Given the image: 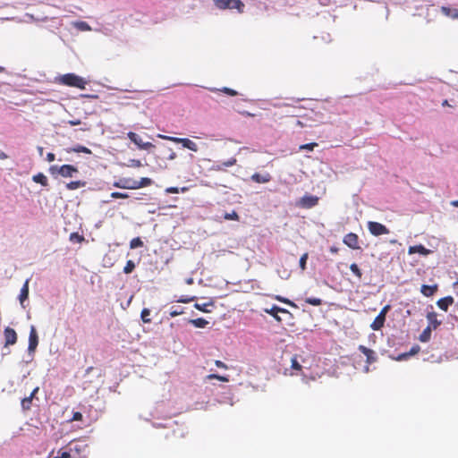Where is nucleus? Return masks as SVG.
<instances>
[{"label":"nucleus","instance_id":"obj_1","mask_svg":"<svg viewBox=\"0 0 458 458\" xmlns=\"http://www.w3.org/2000/svg\"><path fill=\"white\" fill-rule=\"evenodd\" d=\"M152 184V180L148 177H143L140 181L131 178H120L114 182V186L120 189L137 190L143 187H148Z\"/></svg>","mask_w":458,"mask_h":458},{"label":"nucleus","instance_id":"obj_2","mask_svg":"<svg viewBox=\"0 0 458 458\" xmlns=\"http://www.w3.org/2000/svg\"><path fill=\"white\" fill-rule=\"evenodd\" d=\"M55 81L58 84L68 86V87H72V88H77L80 89H84L88 83L84 78H82L75 73H66V74L60 75L59 77H57L55 79Z\"/></svg>","mask_w":458,"mask_h":458},{"label":"nucleus","instance_id":"obj_3","mask_svg":"<svg viewBox=\"0 0 458 458\" xmlns=\"http://www.w3.org/2000/svg\"><path fill=\"white\" fill-rule=\"evenodd\" d=\"M49 171L52 175L58 174L64 178L72 177L79 172L78 168L72 165H63L61 166L52 165Z\"/></svg>","mask_w":458,"mask_h":458},{"label":"nucleus","instance_id":"obj_4","mask_svg":"<svg viewBox=\"0 0 458 458\" xmlns=\"http://www.w3.org/2000/svg\"><path fill=\"white\" fill-rule=\"evenodd\" d=\"M218 9H236L240 13H243L244 4L241 0H215Z\"/></svg>","mask_w":458,"mask_h":458},{"label":"nucleus","instance_id":"obj_5","mask_svg":"<svg viewBox=\"0 0 458 458\" xmlns=\"http://www.w3.org/2000/svg\"><path fill=\"white\" fill-rule=\"evenodd\" d=\"M367 226L369 233L374 236H380L389 233V229L378 222L369 221Z\"/></svg>","mask_w":458,"mask_h":458},{"label":"nucleus","instance_id":"obj_6","mask_svg":"<svg viewBox=\"0 0 458 458\" xmlns=\"http://www.w3.org/2000/svg\"><path fill=\"white\" fill-rule=\"evenodd\" d=\"M389 310H390V305H386L380 310L379 314L375 318L374 321L370 325V327L374 331L380 330L384 327V324H385V321H386V314H387Z\"/></svg>","mask_w":458,"mask_h":458},{"label":"nucleus","instance_id":"obj_7","mask_svg":"<svg viewBox=\"0 0 458 458\" xmlns=\"http://www.w3.org/2000/svg\"><path fill=\"white\" fill-rule=\"evenodd\" d=\"M127 137L140 149L148 150L154 148V145L151 142H143L142 139L133 131H129L127 133Z\"/></svg>","mask_w":458,"mask_h":458},{"label":"nucleus","instance_id":"obj_8","mask_svg":"<svg viewBox=\"0 0 458 458\" xmlns=\"http://www.w3.org/2000/svg\"><path fill=\"white\" fill-rule=\"evenodd\" d=\"M80 452V447L75 445L74 447L67 446L61 448L57 451L56 455L53 456V458H75V454H78Z\"/></svg>","mask_w":458,"mask_h":458},{"label":"nucleus","instance_id":"obj_9","mask_svg":"<svg viewBox=\"0 0 458 458\" xmlns=\"http://www.w3.org/2000/svg\"><path fill=\"white\" fill-rule=\"evenodd\" d=\"M343 242L345 245L352 250H360L359 236L354 233H349L344 235Z\"/></svg>","mask_w":458,"mask_h":458},{"label":"nucleus","instance_id":"obj_10","mask_svg":"<svg viewBox=\"0 0 458 458\" xmlns=\"http://www.w3.org/2000/svg\"><path fill=\"white\" fill-rule=\"evenodd\" d=\"M38 344V336L36 330V327L34 326L30 327V335H29V346L28 351L30 353L34 352L37 349V346Z\"/></svg>","mask_w":458,"mask_h":458},{"label":"nucleus","instance_id":"obj_11","mask_svg":"<svg viewBox=\"0 0 458 458\" xmlns=\"http://www.w3.org/2000/svg\"><path fill=\"white\" fill-rule=\"evenodd\" d=\"M4 346L13 345L16 344L18 336L14 329L7 327L4 330Z\"/></svg>","mask_w":458,"mask_h":458},{"label":"nucleus","instance_id":"obj_12","mask_svg":"<svg viewBox=\"0 0 458 458\" xmlns=\"http://www.w3.org/2000/svg\"><path fill=\"white\" fill-rule=\"evenodd\" d=\"M318 203V198L317 196L312 195H305L300 200L301 206L305 208H311L315 207Z\"/></svg>","mask_w":458,"mask_h":458},{"label":"nucleus","instance_id":"obj_13","mask_svg":"<svg viewBox=\"0 0 458 458\" xmlns=\"http://www.w3.org/2000/svg\"><path fill=\"white\" fill-rule=\"evenodd\" d=\"M264 311L271 315L278 322L282 321L281 318L278 316V313L290 314V312L287 310L280 308L276 305H273L270 309H265Z\"/></svg>","mask_w":458,"mask_h":458},{"label":"nucleus","instance_id":"obj_14","mask_svg":"<svg viewBox=\"0 0 458 458\" xmlns=\"http://www.w3.org/2000/svg\"><path fill=\"white\" fill-rule=\"evenodd\" d=\"M358 349L366 356L367 363L371 364L377 360L376 353L373 350L364 345H360Z\"/></svg>","mask_w":458,"mask_h":458},{"label":"nucleus","instance_id":"obj_15","mask_svg":"<svg viewBox=\"0 0 458 458\" xmlns=\"http://www.w3.org/2000/svg\"><path fill=\"white\" fill-rule=\"evenodd\" d=\"M250 179L257 183H267L271 181L272 177L268 173L263 174L255 173L251 175Z\"/></svg>","mask_w":458,"mask_h":458},{"label":"nucleus","instance_id":"obj_16","mask_svg":"<svg viewBox=\"0 0 458 458\" xmlns=\"http://www.w3.org/2000/svg\"><path fill=\"white\" fill-rule=\"evenodd\" d=\"M427 319L428 321V327H431L432 330L437 329L442 323L440 320L437 319V314L434 311L428 313Z\"/></svg>","mask_w":458,"mask_h":458},{"label":"nucleus","instance_id":"obj_17","mask_svg":"<svg viewBox=\"0 0 458 458\" xmlns=\"http://www.w3.org/2000/svg\"><path fill=\"white\" fill-rule=\"evenodd\" d=\"M430 252H431L430 250L425 248L421 244L414 245V246H410L409 249H408V253L409 254L420 253V254H421L423 256H427Z\"/></svg>","mask_w":458,"mask_h":458},{"label":"nucleus","instance_id":"obj_18","mask_svg":"<svg viewBox=\"0 0 458 458\" xmlns=\"http://www.w3.org/2000/svg\"><path fill=\"white\" fill-rule=\"evenodd\" d=\"M454 303V298L452 296H446L437 301V304L438 308L444 311H447L449 306Z\"/></svg>","mask_w":458,"mask_h":458},{"label":"nucleus","instance_id":"obj_19","mask_svg":"<svg viewBox=\"0 0 458 458\" xmlns=\"http://www.w3.org/2000/svg\"><path fill=\"white\" fill-rule=\"evenodd\" d=\"M437 290V285H427V284H423L420 288V293L427 296V297H429V296H432Z\"/></svg>","mask_w":458,"mask_h":458},{"label":"nucleus","instance_id":"obj_20","mask_svg":"<svg viewBox=\"0 0 458 458\" xmlns=\"http://www.w3.org/2000/svg\"><path fill=\"white\" fill-rule=\"evenodd\" d=\"M183 148H188L191 151L197 152L199 150L198 145L190 139L183 138L182 141Z\"/></svg>","mask_w":458,"mask_h":458},{"label":"nucleus","instance_id":"obj_21","mask_svg":"<svg viewBox=\"0 0 458 458\" xmlns=\"http://www.w3.org/2000/svg\"><path fill=\"white\" fill-rule=\"evenodd\" d=\"M29 297V280H26L23 286L21 289V293L19 295V300L21 303H23L25 300H27Z\"/></svg>","mask_w":458,"mask_h":458},{"label":"nucleus","instance_id":"obj_22","mask_svg":"<svg viewBox=\"0 0 458 458\" xmlns=\"http://www.w3.org/2000/svg\"><path fill=\"white\" fill-rule=\"evenodd\" d=\"M291 368H292V369L296 371L295 373H292V375H298V372L301 371L302 366L299 362L297 355H294L293 357H292V359H291Z\"/></svg>","mask_w":458,"mask_h":458},{"label":"nucleus","instance_id":"obj_23","mask_svg":"<svg viewBox=\"0 0 458 458\" xmlns=\"http://www.w3.org/2000/svg\"><path fill=\"white\" fill-rule=\"evenodd\" d=\"M189 323L193 325L195 327L204 328L208 324V321L206 320L205 318H199L190 319Z\"/></svg>","mask_w":458,"mask_h":458},{"label":"nucleus","instance_id":"obj_24","mask_svg":"<svg viewBox=\"0 0 458 458\" xmlns=\"http://www.w3.org/2000/svg\"><path fill=\"white\" fill-rule=\"evenodd\" d=\"M32 180L37 183H40L42 186H47L48 184L47 176L42 173L33 175Z\"/></svg>","mask_w":458,"mask_h":458},{"label":"nucleus","instance_id":"obj_25","mask_svg":"<svg viewBox=\"0 0 458 458\" xmlns=\"http://www.w3.org/2000/svg\"><path fill=\"white\" fill-rule=\"evenodd\" d=\"M431 332H432L431 327H427L422 331V333L420 335V337H419L420 341L422 343H426V342L429 341V339L431 337Z\"/></svg>","mask_w":458,"mask_h":458},{"label":"nucleus","instance_id":"obj_26","mask_svg":"<svg viewBox=\"0 0 458 458\" xmlns=\"http://www.w3.org/2000/svg\"><path fill=\"white\" fill-rule=\"evenodd\" d=\"M86 185V182L84 181H73L70 182L66 184V188L70 191L77 190L79 188L84 187Z\"/></svg>","mask_w":458,"mask_h":458},{"label":"nucleus","instance_id":"obj_27","mask_svg":"<svg viewBox=\"0 0 458 458\" xmlns=\"http://www.w3.org/2000/svg\"><path fill=\"white\" fill-rule=\"evenodd\" d=\"M441 12L446 15V16H450L454 19H456L458 18V10L457 9H450L449 7H446V6H442L441 7Z\"/></svg>","mask_w":458,"mask_h":458},{"label":"nucleus","instance_id":"obj_28","mask_svg":"<svg viewBox=\"0 0 458 458\" xmlns=\"http://www.w3.org/2000/svg\"><path fill=\"white\" fill-rule=\"evenodd\" d=\"M32 396L24 397L21 400V405L23 411H29L31 408Z\"/></svg>","mask_w":458,"mask_h":458},{"label":"nucleus","instance_id":"obj_29","mask_svg":"<svg viewBox=\"0 0 458 458\" xmlns=\"http://www.w3.org/2000/svg\"><path fill=\"white\" fill-rule=\"evenodd\" d=\"M210 90L213 92L221 91V92H224V93H225L229 96H233V97L236 96L238 94L237 91H235L233 89L227 88V87H224L222 89H211Z\"/></svg>","mask_w":458,"mask_h":458},{"label":"nucleus","instance_id":"obj_30","mask_svg":"<svg viewBox=\"0 0 458 458\" xmlns=\"http://www.w3.org/2000/svg\"><path fill=\"white\" fill-rule=\"evenodd\" d=\"M210 90L213 92L221 91V92H224V93H225L229 96H233V97L236 96L238 94L237 91H235L233 89L227 88V87H224L222 89H211Z\"/></svg>","mask_w":458,"mask_h":458},{"label":"nucleus","instance_id":"obj_31","mask_svg":"<svg viewBox=\"0 0 458 458\" xmlns=\"http://www.w3.org/2000/svg\"><path fill=\"white\" fill-rule=\"evenodd\" d=\"M213 305H214V303L211 301L208 303H195L194 307L202 312H209L210 310H208V306H213Z\"/></svg>","mask_w":458,"mask_h":458},{"label":"nucleus","instance_id":"obj_32","mask_svg":"<svg viewBox=\"0 0 458 458\" xmlns=\"http://www.w3.org/2000/svg\"><path fill=\"white\" fill-rule=\"evenodd\" d=\"M143 246V242L140 237L133 238L130 242V248L131 249H136Z\"/></svg>","mask_w":458,"mask_h":458},{"label":"nucleus","instance_id":"obj_33","mask_svg":"<svg viewBox=\"0 0 458 458\" xmlns=\"http://www.w3.org/2000/svg\"><path fill=\"white\" fill-rule=\"evenodd\" d=\"M350 269L358 277V279H361L362 272L357 264H355V263L351 264Z\"/></svg>","mask_w":458,"mask_h":458},{"label":"nucleus","instance_id":"obj_34","mask_svg":"<svg viewBox=\"0 0 458 458\" xmlns=\"http://www.w3.org/2000/svg\"><path fill=\"white\" fill-rule=\"evenodd\" d=\"M149 315H150V310L148 309L144 308L141 310L140 318H141V319H142V321L144 323H150L151 322L150 318H148Z\"/></svg>","mask_w":458,"mask_h":458},{"label":"nucleus","instance_id":"obj_35","mask_svg":"<svg viewBox=\"0 0 458 458\" xmlns=\"http://www.w3.org/2000/svg\"><path fill=\"white\" fill-rule=\"evenodd\" d=\"M207 379H217L222 382H228L229 378L226 376H220L218 374H209L206 377Z\"/></svg>","mask_w":458,"mask_h":458},{"label":"nucleus","instance_id":"obj_36","mask_svg":"<svg viewBox=\"0 0 458 458\" xmlns=\"http://www.w3.org/2000/svg\"><path fill=\"white\" fill-rule=\"evenodd\" d=\"M135 269V263L132 260H128L123 267L125 274H131Z\"/></svg>","mask_w":458,"mask_h":458},{"label":"nucleus","instance_id":"obj_37","mask_svg":"<svg viewBox=\"0 0 458 458\" xmlns=\"http://www.w3.org/2000/svg\"><path fill=\"white\" fill-rule=\"evenodd\" d=\"M72 151L76 152V153H85V154H91V150L85 147V146H81V145H78L76 147H74L72 148Z\"/></svg>","mask_w":458,"mask_h":458},{"label":"nucleus","instance_id":"obj_38","mask_svg":"<svg viewBox=\"0 0 458 458\" xmlns=\"http://www.w3.org/2000/svg\"><path fill=\"white\" fill-rule=\"evenodd\" d=\"M158 138L166 140H170V141H173L175 143H180V144H182V141L183 139V138H177V137H173V136H165V135H162V134H159Z\"/></svg>","mask_w":458,"mask_h":458},{"label":"nucleus","instance_id":"obj_39","mask_svg":"<svg viewBox=\"0 0 458 458\" xmlns=\"http://www.w3.org/2000/svg\"><path fill=\"white\" fill-rule=\"evenodd\" d=\"M318 146V143L316 142H311V143H307V144H303V145H301L299 147V149L300 150H309V151H312L315 147Z\"/></svg>","mask_w":458,"mask_h":458},{"label":"nucleus","instance_id":"obj_40","mask_svg":"<svg viewBox=\"0 0 458 458\" xmlns=\"http://www.w3.org/2000/svg\"><path fill=\"white\" fill-rule=\"evenodd\" d=\"M309 258V254L307 252H305L304 254L301 255V259H300V267L302 271H304L306 269V263H307V259Z\"/></svg>","mask_w":458,"mask_h":458},{"label":"nucleus","instance_id":"obj_41","mask_svg":"<svg viewBox=\"0 0 458 458\" xmlns=\"http://www.w3.org/2000/svg\"><path fill=\"white\" fill-rule=\"evenodd\" d=\"M70 241L82 242L84 241V237L78 233H72L70 234Z\"/></svg>","mask_w":458,"mask_h":458},{"label":"nucleus","instance_id":"obj_42","mask_svg":"<svg viewBox=\"0 0 458 458\" xmlns=\"http://www.w3.org/2000/svg\"><path fill=\"white\" fill-rule=\"evenodd\" d=\"M188 190L187 187H182L181 189L177 188V187H169L165 190V191L167 193H179L180 191L181 192H185L186 191Z\"/></svg>","mask_w":458,"mask_h":458},{"label":"nucleus","instance_id":"obj_43","mask_svg":"<svg viewBox=\"0 0 458 458\" xmlns=\"http://www.w3.org/2000/svg\"><path fill=\"white\" fill-rule=\"evenodd\" d=\"M224 217L226 220H235V221H238L240 218L239 215L235 211H232L231 213H226L224 216Z\"/></svg>","mask_w":458,"mask_h":458},{"label":"nucleus","instance_id":"obj_44","mask_svg":"<svg viewBox=\"0 0 458 458\" xmlns=\"http://www.w3.org/2000/svg\"><path fill=\"white\" fill-rule=\"evenodd\" d=\"M275 299L277 300L280 302L285 303V304L290 305L292 307H296V305L292 301H290L287 298L282 297L280 295H276L275 297Z\"/></svg>","mask_w":458,"mask_h":458},{"label":"nucleus","instance_id":"obj_45","mask_svg":"<svg viewBox=\"0 0 458 458\" xmlns=\"http://www.w3.org/2000/svg\"><path fill=\"white\" fill-rule=\"evenodd\" d=\"M111 198H113V199H128L129 194L123 193V192H119V191H114L111 193Z\"/></svg>","mask_w":458,"mask_h":458},{"label":"nucleus","instance_id":"obj_46","mask_svg":"<svg viewBox=\"0 0 458 458\" xmlns=\"http://www.w3.org/2000/svg\"><path fill=\"white\" fill-rule=\"evenodd\" d=\"M306 302L313 306H319L321 305L322 301L318 298H307Z\"/></svg>","mask_w":458,"mask_h":458},{"label":"nucleus","instance_id":"obj_47","mask_svg":"<svg viewBox=\"0 0 458 458\" xmlns=\"http://www.w3.org/2000/svg\"><path fill=\"white\" fill-rule=\"evenodd\" d=\"M83 420V415L80 411H75L72 414L70 421H81Z\"/></svg>","mask_w":458,"mask_h":458},{"label":"nucleus","instance_id":"obj_48","mask_svg":"<svg viewBox=\"0 0 458 458\" xmlns=\"http://www.w3.org/2000/svg\"><path fill=\"white\" fill-rule=\"evenodd\" d=\"M222 163L224 165V167L226 168V167H230V166L236 165L237 159L235 157H232V158L228 159L227 161H225Z\"/></svg>","mask_w":458,"mask_h":458},{"label":"nucleus","instance_id":"obj_49","mask_svg":"<svg viewBox=\"0 0 458 458\" xmlns=\"http://www.w3.org/2000/svg\"><path fill=\"white\" fill-rule=\"evenodd\" d=\"M183 313V309H174L172 308L170 311V317L174 318L176 316L182 315Z\"/></svg>","mask_w":458,"mask_h":458},{"label":"nucleus","instance_id":"obj_50","mask_svg":"<svg viewBox=\"0 0 458 458\" xmlns=\"http://www.w3.org/2000/svg\"><path fill=\"white\" fill-rule=\"evenodd\" d=\"M165 150H166V154H167V156H166L167 159L173 160L176 157V153L173 150V148H166Z\"/></svg>","mask_w":458,"mask_h":458},{"label":"nucleus","instance_id":"obj_51","mask_svg":"<svg viewBox=\"0 0 458 458\" xmlns=\"http://www.w3.org/2000/svg\"><path fill=\"white\" fill-rule=\"evenodd\" d=\"M77 26L79 29H81L82 30H90L89 25L85 21L79 22Z\"/></svg>","mask_w":458,"mask_h":458},{"label":"nucleus","instance_id":"obj_52","mask_svg":"<svg viewBox=\"0 0 458 458\" xmlns=\"http://www.w3.org/2000/svg\"><path fill=\"white\" fill-rule=\"evenodd\" d=\"M215 365H216V367H218V368H221V369H228L227 365H226L225 362H223V361H221V360H216L215 361Z\"/></svg>","mask_w":458,"mask_h":458},{"label":"nucleus","instance_id":"obj_53","mask_svg":"<svg viewBox=\"0 0 458 458\" xmlns=\"http://www.w3.org/2000/svg\"><path fill=\"white\" fill-rule=\"evenodd\" d=\"M215 171H224L225 168L224 167L223 163L216 164L212 167Z\"/></svg>","mask_w":458,"mask_h":458},{"label":"nucleus","instance_id":"obj_54","mask_svg":"<svg viewBox=\"0 0 458 458\" xmlns=\"http://www.w3.org/2000/svg\"><path fill=\"white\" fill-rule=\"evenodd\" d=\"M195 299V297H190V298H180L177 301L182 302V303H188L192 301Z\"/></svg>","mask_w":458,"mask_h":458},{"label":"nucleus","instance_id":"obj_55","mask_svg":"<svg viewBox=\"0 0 458 458\" xmlns=\"http://www.w3.org/2000/svg\"><path fill=\"white\" fill-rule=\"evenodd\" d=\"M55 159V155L54 153H47V160L48 162H53Z\"/></svg>","mask_w":458,"mask_h":458},{"label":"nucleus","instance_id":"obj_56","mask_svg":"<svg viewBox=\"0 0 458 458\" xmlns=\"http://www.w3.org/2000/svg\"><path fill=\"white\" fill-rule=\"evenodd\" d=\"M131 165H133L135 167H140V166H141V162L140 160L132 159Z\"/></svg>","mask_w":458,"mask_h":458},{"label":"nucleus","instance_id":"obj_57","mask_svg":"<svg viewBox=\"0 0 458 458\" xmlns=\"http://www.w3.org/2000/svg\"><path fill=\"white\" fill-rule=\"evenodd\" d=\"M38 391H39V387L38 386L35 387L29 396H32V400H33L35 398L36 394L38 393Z\"/></svg>","mask_w":458,"mask_h":458},{"label":"nucleus","instance_id":"obj_58","mask_svg":"<svg viewBox=\"0 0 458 458\" xmlns=\"http://www.w3.org/2000/svg\"><path fill=\"white\" fill-rule=\"evenodd\" d=\"M68 123H69V124H71L72 126L81 124V121L80 120H71Z\"/></svg>","mask_w":458,"mask_h":458},{"label":"nucleus","instance_id":"obj_59","mask_svg":"<svg viewBox=\"0 0 458 458\" xmlns=\"http://www.w3.org/2000/svg\"><path fill=\"white\" fill-rule=\"evenodd\" d=\"M339 249L335 246H331L330 247V252L333 253V254H336L338 252Z\"/></svg>","mask_w":458,"mask_h":458},{"label":"nucleus","instance_id":"obj_60","mask_svg":"<svg viewBox=\"0 0 458 458\" xmlns=\"http://www.w3.org/2000/svg\"><path fill=\"white\" fill-rule=\"evenodd\" d=\"M8 157V156L0 150V159H6Z\"/></svg>","mask_w":458,"mask_h":458},{"label":"nucleus","instance_id":"obj_61","mask_svg":"<svg viewBox=\"0 0 458 458\" xmlns=\"http://www.w3.org/2000/svg\"><path fill=\"white\" fill-rule=\"evenodd\" d=\"M453 207L458 208V200H453L450 203Z\"/></svg>","mask_w":458,"mask_h":458},{"label":"nucleus","instance_id":"obj_62","mask_svg":"<svg viewBox=\"0 0 458 458\" xmlns=\"http://www.w3.org/2000/svg\"><path fill=\"white\" fill-rule=\"evenodd\" d=\"M442 106H449V103H448V100H444L443 103H442Z\"/></svg>","mask_w":458,"mask_h":458},{"label":"nucleus","instance_id":"obj_63","mask_svg":"<svg viewBox=\"0 0 458 458\" xmlns=\"http://www.w3.org/2000/svg\"><path fill=\"white\" fill-rule=\"evenodd\" d=\"M418 350H419V347H417V349L412 348V349L411 350V352H410V353H411V354L416 353V352H418Z\"/></svg>","mask_w":458,"mask_h":458},{"label":"nucleus","instance_id":"obj_64","mask_svg":"<svg viewBox=\"0 0 458 458\" xmlns=\"http://www.w3.org/2000/svg\"><path fill=\"white\" fill-rule=\"evenodd\" d=\"M83 97L85 98H97L98 96H92V95H84Z\"/></svg>","mask_w":458,"mask_h":458}]
</instances>
